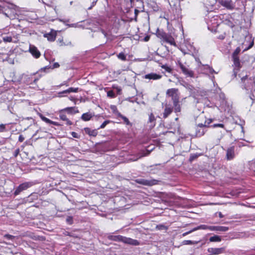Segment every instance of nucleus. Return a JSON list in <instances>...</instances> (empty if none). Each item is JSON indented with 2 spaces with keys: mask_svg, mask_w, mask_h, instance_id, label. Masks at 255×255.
Listing matches in <instances>:
<instances>
[{
  "mask_svg": "<svg viewBox=\"0 0 255 255\" xmlns=\"http://www.w3.org/2000/svg\"><path fill=\"white\" fill-rule=\"evenodd\" d=\"M66 223L69 225H72L73 223V218L72 216H68L66 219Z\"/></svg>",
  "mask_w": 255,
  "mask_h": 255,
  "instance_id": "nucleus-34",
  "label": "nucleus"
},
{
  "mask_svg": "<svg viewBox=\"0 0 255 255\" xmlns=\"http://www.w3.org/2000/svg\"><path fill=\"white\" fill-rule=\"evenodd\" d=\"M131 3H132L134 0H129Z\"/></svg>",
  "mask_w": 255,
  "mask_h": 255,
  "instance_id": "nucleus-64",
  "label": "nucleus"
},
{
  "mask_svg": "<svg viewBox=\"0 0 255 255\" xmlns=\"http://www.w3.org/2000/svg\"><path fill=\"white\" fill-rule=\"evenodd\" d=\"M63 234L65 236H70L74 238H78L79 236L74 233L73 232H69L66 231H64Z\"/></svg>",
  "mask_w": 255,
  "mask_h": 255,
  "instance_id": "nucleus-24",
  "label": "nucleus"
},
{
  "mask_svg": "<svg viewBox=\"0 0 255 255\" xmlns=\"http://www.w3.org/2000/svg\"><path fill=\"white\" fill-rule=\"evenodd\" d=\"M64 85H65L67 87L68 86H69L68 81H64L62 83H61L59 85L57 86V87H61L62 86H64Z\"/></svg>",
  "mask_w": 255,
  "mask_h": 255,
  "instance_id": "nucleus-48",
  "label": "nucleus"
},
{
  "mask_svg": "<svg viewBox=\"0 0 255 255\" xmlns=\"http://www.w3.org/2000/svg\"><path fill=\"white\" fill-rule=\"evenodd\" d=\"M209 241L211 242H220L221 241V238L219 236L215 235L213 237H210L209 239Z\"/></svg>",
  "mask_w": 255,
  "mask_h": 255,
  "instance_id": "nucleus-27",
  "label": "nucleus"
},
{
  "mask_svg": "<svg viewBox=\"0 0 255 255\" xmlns=\"http://www.w3.org/2000/svg\"><path fill=\"white\" fill-rule=\"evenodd\" d=\"M71 135L74 138H80V135L77 133H76V132H75L74 131H72L71 132Z\"/></svg>",
  "mask_w": 255,
  "mask_h": 255,
  "instance_id": "nucleus-46",
  "label": "nucleus"
},
{
  "mask_svg": "<svg viewBox=\"0 0 255 255\" xmlns=\"http://www.w3.org/2000/svg\"><path fill=\"white\" fill-rule=\"evenodd\" d=\"M118 117L122 119L123 120L125 124H126L127 125H129L130 126H132L131 123L129 122L128 119L126 117L123 116L121 113H118Z\"/></svg>",
  "mask_w": 255,
  "mask_h": 255,
  "instance_id": "nucleus-23",
  "label": "nucleus"
},
{
  "mask_svg": "<svg viewBox=\"0 0 255 255\" xmlns=\"http://www.w3.org/2000/svg\"><path fill=\"white\" fill-rule=\"evenodd\" d=\"M225 248H210L208 249V252L210 253V255H219L222 254L225 251Z\"/></svg>",
  "mask_w": 255,
  "mask_h": 255,
  "instance_id": "nucleus-10",
  "label": "nucleus"
},
{
  "mask_svg": "<svg viewBox=\"0 0 255 255\" xmlns=\"http://www.w3.org/2000/svg\"><path fill=\"white\" fill-rule=\"evenodd\" d=\"M3 14L6 16L8 17V15H7V14L6 13H5V12H3Z\"/></svg>",
  "mask_w": 255,
  "mask_h": 255,
  "instance_id": "nucleus-63",
  "label": "nucleus"
},
{
  "mask_svg": "<svg viewBox=\"0 0 255 255\" xmlns=\"http://www.w3.org/2000/svg\"><path fill=\"white\" fill-rule=\"evenodd\" d=\"M162 76L154 73H150L146 74L144 76L143 78L146 79L156 80L160 79Z\"/></svg>",
  "mask_w": 255,
  "mask_h": 255,
  "instance_id": "nucleus-15",
  "label": "nucleus"
},
{
  "mask_svg": "<svg viewBox=\"0 0 255 255\" xmlns=\"http://www.w3.org/2000/svg\"><path fill=\"white\" fill-rule=\"evenodd\" d=\"M107 95H108V97L112 98H115V96H115V94L112 90L109 91L108 92Z\"/></svg>",
  "mask_w": 255,
  "mask_h": 255,
  "instance_id": "nucleus-43",
  "label": "nucleus"
},
{
  "mask_svg": "<svg viewBox=\"0 0 255 255\" xmlns=\"http://www.w3.org/2000/svg\"><path fill=\"white\" fill-rule=\"evenodd\" d=\"M139 11L138 10H137V9H134V14H135L134 19L135 21L137 20V15L139 13Z\"/></svg>",
  "mask_w": 255,
  "mask_h": 255,
  "instance_id": "nucleus-50",
  "label": "nucleus"
},
{
  "mask_svg": "<svg viewBox=\"0 0 255 255\" xmlns=\"http://www.w3.org/2000/svg\"><path fill=\"white\" fill-rule=\"evenodd\" d=\"M86 133L89 134L90 136H96L98 132L96 129H91L89 128H85L84 129Z\"/></svg>",
  "mask_w": 255,
  "mask_h": 255,
  "instance_id": "nucleus-21",
  "label": "nucleus"
},
{
  "mask_svg": "<svg viewBox=\"0 0 255 255\" xmlns=\"http://www.w3.org/2000/svg\"><path fill=\"white\" fill-rule=\"evenodd\" d=\"M59 64L57 62H56L55 63L53 64V65H52V66H45L43 68H42L40 69V71L41 72H47V70H49L50 69H53L54 68H58L59 67Z\"/></svg>",
  "mask_w": 255,
  "mask_h": 255,
  "instance_id": "nucleus-22",
  "label": "nucleus"
},
{
  "mask_svg": "<svg viewBox=\"0 0 255 255\" xmlns=\"http://www.w3.org/2000/svg\"><path fill=\"white\" fill-rule=\"evenodd\" d=\"M111 109L113 111V113L118 117V113H120L117 110L116 106H111Z\"/></svg>",
  "mask_w": 255,
  "mask_h": 255,
  "instance_id": "nucleus-36",
  "label": "nucleus"
},
{
  "mask_svg": "<svg viewBox=\"0 0 255 255\" xmlns=\"http://www.w3.org/2000/svg\"><path fill=\"white\" fill-rule=\"evenodd\" d=\"M118 57L119 59L123 60V61H126L127 60V57L126 55L123 53L121 52L118 55Z\"/></svg>",
  "mask_w": 255,
  "mask_h": 255,
  "instance_id": "nucleus-32",
  "label": "nucleus"
},
{
  "mask_svg": "<svg viewBox=\"0 0 255 255\" xmlns=\"http://www.w3.org/2000/svg\"><path fill=\"white\" fill-rule=\"evenodd\" d=\"M65 94V93H62V92H60L58 93V97H63L64 96L63 95V94Z\"/></svg>",
  "mask_w": 255,
  "mask_h": 255,
  "instance_id": "nucleus-55",
  "label": "nucleus"
},
{
  "mask_svg": "<svg viewBox=\"0 0 255 255\" xmlns=\"http://www.w3.org/2000/svg\"><path fill=\"white\" fill-rule=\"evenodd\" d=\"M157 228L159 230H167V228L163 225H159L157 226Z\"/></svg>",
  "mask_w": 255,
  "mask_h": 255,
  "instance_id": "nucleus-45",
  "label": "nucleus"
},
{
  "mask_svg": "<svg viewBox=\"0 0 255 255\" xmlns=\"http://www.w3.org/2000/svg\"><path fill=\"white\" fill-rule=\"evenodd\" d=\"M235 156V151L233 147H231L227 149L226 157L228 160H232Z\"/></svg>",
  "mask_w": 255,
  "mask_h": 255,
  "instance_id": "nucleus-19",
  "label": "nucleus"
},
{
  "mask_svg": "<svg viewBox=\"0 0 255 255\" xmlns=\"http://www.w3.org/2000/svg\"><path fill=\"white\" fill-rule=\"evenodd\" d=\"M189 161H191V155H190V156L189 157Z\"/></svg>",
  "mask_w": 255,
  "mask_h": 255,
  "instance_id": "nucleus-62",
  "label": "nucleus"
},
{
  "mask_svg": "<svg viewBox=\"0 0 255 255\" xmlns=\"http://www.w3.org/2000/svg\"><path fill=\"white\" fill-rule=\"evenodd\" d=\"M111 122L109 120H106L104 121L102 124L100 126V128H104L109 123H110Z\"/></svg>",
  "mask_w": 255,
  "mask_h": 255,
  "instance_id": "nucleus-38",
  "label": "nucleus"
},
{
  "mask_svg": "<svg viewBox=\"0 0 255 255\" xmlns=\"http://www.w3.org/2000/svg\"><path fill=\"white\" fill-rule=\"evenodd\" d=\"M59 114L60 119L63 121H65L67 125L70 126L72 125V123L68 119V118H67L64 110H60L59 112Z\"/></svg>",
  "mask_w": 255,
  "mask_h": 255,
  "instance_id": "nucleus-16",
  "label": "nucleus"
},
{
  "mask_svg": "<svg viewBox=\"0 0 255 255\" xmlns=\"http://www.w3.org/2000/svg\"><path fill=\"white\" fill-rule=\"evenodd\" d=\"M40 117H41V119L42 120V121H44L46 123L50 124L51 121L50 120H49V119L46 118L45 117L42 116V115H41Z\"/></svg>",
  "mask_w": 255,
  "mask_h": 255,
  "instance_id": "nucleus-42",
  "label": "nucleus"
},
{
  "mask_svg": "<svg viewBox=\"0 0 255 255\" xmlns=\"http://www.w3.org/2000/svg\"><path fill=\"white\" fill-rule=\"evenodd\" d=\"M194 58L196 62L197 63V65L198 66V70L201 72H209L211 74L215 72L214 70L212 68L210 67L207 64H202L200 61V59L198 57H197L196 55H194Z\"/></svg>",
  "mask_w": 255,
  "mask_h": 255,
  "instance_id": "nucleus-5",
  "label": "nucleus"
},
{
  "mask_svg": "<svg viewBox=\"0 0 255 255\" xmlns=\"http://www.w3.org/2000/svg\"><path fill=\"white\" fill-rule=\"evenodd\" d=\"M234 64L236 68H239L240 67V62L238 57H232Z\"/></svg>",
  "mask_w": 255,
  "mask_h": 255,
  "instance_id": "nucleus-28",
  "label": "nucleus"
},
{
  "mask_svg": "<svg viewBox=\"0 0 255 255\" xmlns=\"http://www.w3.org/2000/svg\"><path fill=\"white\" fill-rule=\"evenodd\" d=\"M56 35V32L52 30L49 33H45L43 35V36L45 38H47L49 41L52 42L55 40Z\"/></svg>",
  "mask_w": 255,
  "mask_h": 255,
  "instance_id": "nucleus-14",
  "label": "nucleus"
},
{
  "mask_svg": "<svg viewBox=\"0 0 255 255\" xmlns=\"http://www.w3.org/2000/svg\"><path fill=\"white\" fill-rule=\"evenodd\" d=\"M108 239L111 241L121 242L126 244L134 246L140 245V243L138 241L121 235H110L108 237Z\"/></svg>",
  "mask_w": 255,
  "mask_h": 255,
  "instance_id": "nucleus-3",
  "label": "nucleus"
},
{
  "mask_svg": "<svg viewBox=\"0 0 255 255\" xmlns=\"http://www.w3.org/2000/svg\"><path fill=\"white\" fill-rule=\"evenodd\" d=\"M98 31H101L104 35V37L108 38V33L105 31V30L104 29H103V28H98Z\"/></svg>",
  "mask_w": 255,
  "mask_h": 255,
  "instance_id": "nucleus-41",
  "label": "nucleus"
},
{
  "mask_svg": "<svg viewBox=\"0 0 255 255\" xmlns=\"http://www.w3.org/2000/svg\"><path fill=\"white\" fill-rule=\"evenodd\" d=\"M19 148H17L14 152L13 153V156L14 157H16L17 156V155H18V154L19 153Z\"/></svg>",
  "mask_w": 255,
  "mask_h": 255,
  "instance_id": "nucleus-49",
  "label": "nucleus"
},
{
  "mask_svg": "<svg viewBox=\"0 0 255 255\" xmlns=\"http://www.w3.org/2000/svg\"><path fill=\"white\" fill-rule=\"evenodd\" d=\"M241 51L240 47H237L234 53H233L232 57H238V55Z\"/></svg>",
  "mask_w": 255,
  "mask_h": 255,
  "instance_id": "nucleus-37",
  "label": "nucleus"
},
{
  "mask_svg": "<svg viewBox=\"0 0 255 255\" xmlns=\"http://www.w3.org/2000/svg\"><path fill=\"white\" fill-rule=\"evenodd\" d=\"M155 121L156 119L154 115L153 114V113H150V114L149 115L148 122L151 123H153V125L155 126Z\"/></svg>",
  "mask_w": 255,
  "mask_h": 255,
  "instance_id": "nucleus-29",
  "label": "nucleus"
},
{
  "mask_svg": "<svg viewBox=\"0 0 255 255\" xmlns=\"http://www.w3.org/2000/svg\"><path fill=\"white\" fill-rule=\"evenodd\" d=\"M33 182H25L20 184L15 190L13 194L14 196L19 195L21 192L27 189L34 185Z\"/></svg>",
  "mask_w": 255,
  "mask_h": 255,
  "instance_id": "nucleus-6",
  "label": "nucleus"
},
{
  "mask_svg": "<svg viewBox=\"0 0 255 255\" xmlns=\"http://www.w3.org/2000/svg\"><path fill=\"white\" fill-rule=\"evenodd\" d=\"M183 245H191V240H184L182 242Z\"/></svg>",
  "mask_w": 255,
  "mask_h": 255,
  "instance_id": "nucleus-47",
  "label": "nucleus"
},
{
  "mask_svg": "<svg viewBox=\"0 0 255 255\" xmlns=\"http://www.w3.org/2000/svg\"><path fill=\"white\" fill-rule=\"evenodd\" d=\"M164 112L163 113V118L166 119L168 116L171 114L173 111V107L169 104H166L165 106Z\"/></svg>",
  "mask_w": 255,
  "mask_h": 255,
  "instance_id": "nucleus-12",
  "label": "nucleus"
},
{
  "mask_svg": "<svg viewBox=\"0 0 255 255\" xmlns=\"http://www.w3.org/2000/svg\"><path fill=\"white\" fill-rule=\"evenodd\" d=\"M157 37L171 45L176 46L174 38L170 34L167 33L162 29H157L156 32Z\"/></svg>",
  "mask_w": 255,
  "mask_h": 255,
  "instance_id": "nucleus-4",
  "label": "nucleus"
},
{
  "mask_svg": "<svg viewBox=\"0 0 255 255\" xmlns=\"http://www.w3.org/2000/svg\"><path fill=\"white\" fill-rule=\"evenodd\" d=\"M69 99L71 100V101H74L75 100V98L73 97H69Z\"/></svg>",
  "mask_w": 255,
  "mask_h": 255,
  "instance_id": "nucleus-60",
  "label": "nucleus"
},
{
  "mask_svg": "<svg viewBox=\"0 0 255 255\" xmlns=\"http://www.w3.org/2000/svg\"><path fill=\"white\" fill-rule=\"evenodd\" d=\"M219 216L220 218H223V215H222V214L221 212H220L219 213Z\"/></svg>",
  "mask_w": 255,
  "mask_h": 255,
  "instance_id": "nucleus-59",
  "label": "nucleus"
},
{
  "mask_svg": "<svg viewBox=\"0 0 255 255\" xmlns=\"http://www.w3.org/2000/svg\"><path fill=\"white\" fill-rule=\"evenodd\" d=\"M24 137L22 134H20L18 137V141L20 142H22L24 141Z\"/></svg>",
  "mask_w": 255,
  "mask_h": 255,
  "instance_id": "nucleus-51",
  "label": "nucleus"
},
{
  "mask_svg": "<svg viewBox=\"0 0 255 255\" xmlns=\"http://www.w3.org/2000/svg\"><path fill=\"white\" fill-rule=\"evenodd\" d=\"M244 88L248 91V94L252 101H255V82L253 79H248L247 76L242 78Z\"/></svg>",
  "mask_w": 255,
  "mask_h": 255,
  "instance_id": "nucleus-1",
  "label": "nucleus"
},
{
  "mask_svg": "<svg viewBox=\"0 0 255 255\" xmlns=\"http://www.w3.org/2000/svg\"><path fill=\"white\" fill-rule=\"evenodd\" d=\"M78 90H79L78 88L70 87L66 90L63 91L62 93H65V94H69L71 92L76 93V92H78Z\"/></svg>",
  "mask_w": 255,
  "mask_h": 255,
  "instance_id": "nucleus-25",
  "label": "nucleus"
},
{
  "mask_svg": "<svg viewBox=\"0 0 255 255\" xmlns=\"http://www.w3.org/2000/svg\"><path fill=\"white\" fill-rule=\"evenodd\" d=\"M50 124H52V125L56 126H59L60 125L57 122H53V121H51Z\"/></svg>",
  "mask_w": 255,
  "mask_h": 255,
  "instance_id": "nucleus-54",
  "label": "nucleus"
},
{
  "mask_svg": "<svg viewBox=\"0 0 255 255\" xmlns=\"http://www.w3.org/2000/svg\"><path fill=\"white\" fill-rule=\"evenodd\" d=\"M94 116V114L92 113H90V112H87V113H84L83 114L81 117V119L84 121H85V122H87V121H90L91 118Z\"/></svg>",
  "mask_w": 255,
  "mask_h": 255,
  "instance_id": "nucleus-20",
  "label": "nucleus"
},
{
  "mask_svg": "<svg viewBox=\"0 0 255 255\" xmlns=\"http://www.w3.org/2000/svg\"><path fill=\"white\" fill-rule=\"evenodd\" d=\"M29 51L31 54L36 58H38L40 56V53L38 49L34 46H30Z\"/></svg>",
  "mask_w": 255,
  "mask_h": 255,
  "instance_id": "nucleus-18",
  "label": "nucleus"
},
{
  "mask_svg": "<svg viewBox=\"0 0 255 255\" xmlns=\"http://www.w3.org/2000/svg\"><path fill=\"white\" fill-rule=\"evenodd\" d=\"M207 125H206V123L204 125L203 124H199L198 127L196 129V136H201L203 135L205 131L204 128H203V127H206Z\"/></svg>",
  "mask_w": 255,
  "mask_h": 255,
  "instance_id": "nucleus-17",
  "label": "nucleus"
},
{
  "mask_svg": "<svg viewBox=\"0 0 255 255\" xmlns=\"http://www.w3.org/2000/svg\"><path fill=\"white\" fill-rule=\"evenodd\" d=\"M209 227H210V226H207L205 225H202L198 226L197 228L192 229V232L194 231L198 230V229H202V230L208 229L209 230Z\"/></svg>",
  "mask_w": 255,
  "mask_h": 255,
  "instance_id": "nucleus-30",
  "label": "nucleus"
},
{
  "mask_svg": "<svg viewBox=\"0 0 255 255\" xmlns=\"http://www.w3.org/2000/svg\"><path fill=\"white\" fill-rule=\"evenodd\" d=\"M224 125L222 124H214L213 127L214 128L216 127H221V128H224Z\"/></svg>",
  "mask_w": 255,
  "mask_h": 255,
  "instance_id": "nucleus-52",
  "label": "nucleus"
},
{
  "mask_svg": "<svg viewBox=\"0 0 255 255\" xmlns=\"http://www.w3.org/2000/svg\"><path fill=\"white\" fill-rule=\"evenodd\" d=\"M209 230L210 231H215L218 232H225L228 231L229 228L227 227L224 226H211L209 228Z\"/></svg>",
  "mask_w": 255,
  "mask_h": 255,
  "instance_id": "nucleus-13",
  "label": "nucleus"
},
{
  "mask_svg": "<svg viewBox=\"0 0 255 255\" xmlns=\"http://www.w3.org/2000/svg\"><path fill=\"white\" fill-rule=\"evenodd\" d=\"M3 237L7 240H12V241L14 240V239L15 238V236L9 235V234L4 235L3 236Z\"/></svg>",
  "mask_w": 255,
  "mask_h": 255,
  "instance_id": "nucleus-35",
  "label": "nucleus"
},
{
  "mask_svg": "<svg viewBox=\"0 0 255 255\" xmlns=\"http://www.w3.org/2000/svg\"><path fill=\"white\" fill-rule=\"evenodd\" d=\"M135 181L139 184L147 186H152L156 184V180H146L144 179H137Z\"/></svg>",
  "mask_w": 255,
  "mask_h": 255,
  "instance_id": "nucleus-9",
  "label": "nucleus"
},
{
  "mask_svg": "<svg viewBox=\"0 0 255 255\" xmlns=\"http://www.w3.org/2000/svg\"><path fill=\"white\" fill-rule=\"evenodd\" d=\"M201 154H193L192 153V160L194 158H196L197 157H198L199 156L201 155Z\"/></svg>",
  "mask_w": 255,
  "mask_h": 255,
  "instance_id": "nucleus-53",
  "label": "nucleus"
},
{
  "mask_svg": "<svg viewBox=\"0 0 255 255\" xmlns=\"http://www.w3.org/2000/svg\"><path fill=\"white\" fill-rule=\"evenodd\" d=\"M166 95L171 98V100L173 101L174 112L175 113L179 112L180 111V107L179 104V96L178 89L175 88L168 89L166 91Z\"/></svg>",
  "mask_w": 255,
  "mask_h": 255,
  "instance_id": "nucleus-2",
  "label": "nucleus"
},
{
  "mask_svg": "<svg viewBox=\"0 0 255 255\" xmlns=\"http://www.w3.org/2000/svg\"><path fill=\"white\" fill-rule=\"evenodd\" d=\"M178 65L182 70L183 74L189 77H191V71L189 70V65H187L186 63L183 64L180 61H178Z\"/></svg>",
  "mask_w": 255,
  "mask_h": 255,
  "instance_id": "nucleus-8",
  "label": "nucleus"
},
{
  "mask_svg": "<svg viewBox=\"0 0 255 255\" xmlns=\"http://www.w3.org/2000/svg\"><path fill=\"white\" fill-rule=\"evenodd\" d=\"M4 7L1 5H0V11L2 10Z\"/></svg>",
  "mask_w": 255,
  "mask_h": 255,
  "instance_id": "nucleus-61",
  "label": "nucleus"
},
{
  "mask_svg": "<svg viewBox=\"0 0 255 255\" xmlns=\"http://www.w3.org/2000/svg\"><path fill=\"white\" fill-rule=\"evenodd\" d=\"M94 4H95V2H93V3H92V5L90 7H89L88 8V9H92V7L94 5Z\"/></svg>",
  "mask_w": 255,
  "mask_h": 255,
  "instance_id": "nucleus-58",
  "label": "nucleus"
},
{
  "mask_svg": "<svg viewBox=\"0 0 255 255\" xmlns=\"http://www.w3.org/2000/svg\"><path fill=\"white\" fill-rule=\"evenodd\" d=\"M149 36H146L144 38V41H148L149 40Z\"/></svg>",
  "mask_w": 255,
  "mask_h": 255,
  "instance_id": "nucleus-56",
  "label": "nucleus"
},
{
  "mask_svg": "<svg viewBox=\"0 0 255 255\" xmlns=\"http://www.w3.org/2000/svg\"><path fill=\"white\" fill-rule=\"evenodd\" d=\"M181 84L184 86L187 90H189L190 96L191 95V89L190 88L191 85L187 83L186 82L183 81L181 83Z\"/></svg>",
  "mask_w": 255,
  "mask_h": 255,
  "instance_id": "nucleus-26",
  "label": "nucleus"
},
{
  "mask_svg": "<svg viewBox=\"0 0 255 255\" xmlns=\"http://www.w3.org/2000/svg\"><path fill=\"white\" fill-rule=\"evenodd\" d=\"M74 109V107H67L64 109H62V110H64V112H67L68 114H72L73 113V110Z\"/></svg>",
  "mask_w": 255,
  "mask_h": 255,
  "instance_id": "nucleus-31",
  "label": "nucleus"
},
{
  "mask_svg": "<svg viewBox=\"0 0 255 255\" xmlns=\"http://www.w3.org/2000/svg\"><path fill=\"white\" fill-rule=\"evenodd\" d=\"M5 126L6 125L4 124L0 125V132H4L6 130Z\"/></svg>",
  "mask_w": 255,
  "mask_h": 255,
  "instance_id": "nucleus-44",
  "label": "nucleus"
},
{
  "mask_svg": "<svg viewBox=\"0 0 255 255\" xmlns=\"http://www.w3.org/2000/svg\"><path fill=\"white\" fill-rule=\"evenodd\" d=\"M191 232V231H189V232H188L184 233H183V234H182V236L184 237V236H185L186 235H187L188 234L190 233Z\"/></svg>",
  "mask_w": 255,
  "mask_h": 255,
  "instance_id": "nucleus-57",
  "label": "nucleus"
},
{
  "mask_svg": "<svg viewBox=\"0 0 255 255\" xmlns=\"http://www.w3.org/2000/svg\"><path fill=\"white\" fill-rule=\"evenodd\" d=\"M219 2L229 9H233L234 8V5L231 0H219Z\"/></svg>",
  "mask_w": 255,
  "mask_h": 255,
  "instance_id": "nucleus-11",
  "label": "nucleus"
},
{
  "mask_svg": "<svg viewBox=\"0 0 255 255\" xmlns=\"http://www.w3.org/2000/svg\"><path fill=\"white\" fill-rule=\"evenodd\" d=\"M3 41L5 42H11L12 40L11 36H3L2 37Z\"/></svg>",
  "mask_w": 255,
  "mask_h": 255,
  "instance_id": "nucleus-33",
  "label": "nucleus"
},
{
  "mask_svg": "<svg viewBox=\"0 0 255 255\" xmlns=\"http://www.w3.org/2000/svg\"><path fill=\"white\" fill-rule=\"evenodd\" d=\"M203 96V94H201L200 95H196L195 96L194 99L197 100V101L196 102V103H199L201 101Z\"/></svg>",
  "mask_w": 255,
  "mask_h": 255,
  "instance_id": "nucleus-39",
  "label": "nucleus"
},
{
  "mask_svg": "<svg viewBox=\"0 0 255 255\" xmlns=\"http://www.w3.org/2000/svg\"><path fill=\"white\" fill-rule=\"evenodd\" d=\"M161 67H162V68L165 69L166 70V71H167L169 73H171L172 71L171 68H170V67H169L166 65H162L161 66Z\"/></svg>",
  "mask_w": 255,
  "mask_h": 255,
  "instance_id": "nucleus-40",
  "label": "nucleus"
},
{
  "mask_svg": "<svg viewBox=\"0 0 255 255\" xmlns=\"http://www.w3.org/2000/svg\"><path fill=\"white\" fill-rule=\"evenodd\" d=\"M35 74L36 73H33L31 75L24 74L22 75V78L24 82L27 85L32 84L33 83L36 84L39 78H35L34 79H32V76L35 75Z\"/></svg>",
  "mask_w": 255,
  "mask_h": 255,
  "instance_id": "nucleus-7",
  "label": "nucleus"
}]
</instances>
